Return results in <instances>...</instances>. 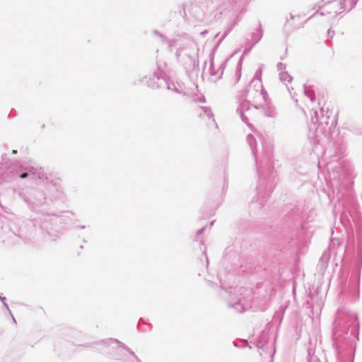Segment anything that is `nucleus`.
Masks as SVG:
<instances>
[{"mask_svg":"<svg viewBox=\"0 0 362 362\" xmlns=\"http://www.w3.org/2000/svg\"><path fill=\"white\" fill-rule=\"evenodd\" d=\"M287 24L288 26H292L293 24L291 23H290V21L288 20H287Z\"/></svg>","mask_w":362,"mask_h":362,"instance_id":"nucleus-2","label":"nucleus"},{"mask_svg":"<svg viewBox=\"0 0 362 362\" xmlns=\"http://www.w3.org/2000/svg\"><path fill=\"white\" fill-rule=\"evenodd\" d=\"M28 176V174L27 173H24L20 175L21 178H25Z\"/></svg>","mask_w":362,"mask_h":362,"instance_id":"nucleus-1","label":"nucleus"},{"mask_svg":"<svg viewBox=\"0 0 362 362\" xmlns=\"http://www.w3.org/2000/svg\"><path fill=\"white\" fill-rule=\"evenodd\" d=\"M294 18H295V16H293V15H291V20H293V19H294Z\"/></svg>","mask_w":362,"mask_h":362,"instance_id":"nucleus-3","label":"nucleus"}]
</instances>
